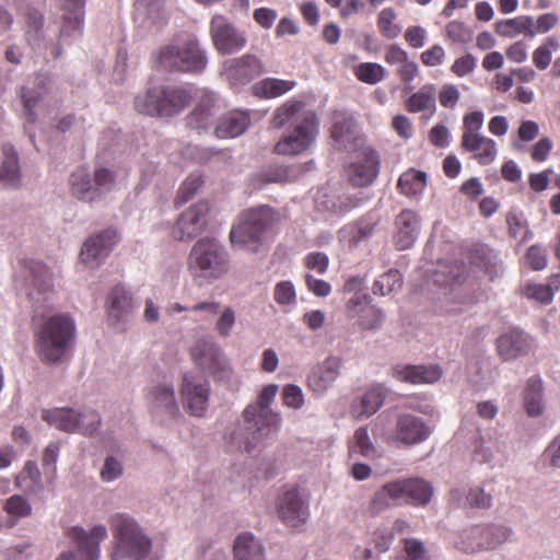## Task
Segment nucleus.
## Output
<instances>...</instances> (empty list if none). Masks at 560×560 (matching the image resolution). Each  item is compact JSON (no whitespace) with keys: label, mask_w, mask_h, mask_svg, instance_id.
<instances>
[{"label":"nucleus","mask_w":560,"mask_h":560,"mask_svg":"<svg viewBox=\"0 0 560 560\" xmlns=\"http://www.w3.org/2000/svg\"><path fill=\"white\" fill-rule=\"evenodd\" d=\"M404 552L397 560H429L424 544L416 538H404L401 540Z\"/></svg>","instance_id":"obj_49"},{"label":"nucleus","mask_w":560,"mask_h":560,"mask_svg":"<svg viewBox=\"0 0 560 560\" xmlns=\"http://www.w3.org/2000/svg\"><path fill=\"white\" fill-rule=\"evenodd\" d=\"M250 124L249 115L244 110H232L223 116L215 126L218 138H234L246 131Z\"/></svg>","instance_id":"obj_31"},{"label":"nucleus","mask_w":560,"mask_h":560,"mask_svg":"<svg viewBox=\"0 0 560 560\" xmlns=\"http://www.w3.org/2000/svg\"><path fill=\"white\" fill-rule=\"evenodd\" d=\"M108 523L116 544L112 560L122 558L141 560L149 555L152 547L151 540L131 516L116 513L109 517Z\"/></svg>","instance_id":"obj_6"},{"label":"nucleus","mask_w":560,"mask_h":560,"mask_svg":"<svg viewBox=\"0 0 560 560\" xmlns=\"http://www.w3.org/2000/svg\"><path fill=\"white\" fill-rule=\"evenodd\" d=\"M387 388L381 384L371 386L361 397L358 405H352L351 412L355 418L371 417L376 413L384 404Z\"/></svg>","instance_id":"obj_29"},{"label":"nucleus","mask_w":560,"mask_h":560,"mask_svg":"<svg viewBox=\"0 0 560 560\" xmlns=\"http://www.w3.org/2000/svg\"><path fill=\"white\" fill-rule=\"evenodd\" d=\"M305 103L289 100L279 106L271 126L280 129L290 124V130L275 144L273 152L280 155H298L307 151L319 133V121L315 112L303 110Z\"/></svg>","instance_id":"obj_1"},{"label":"nucleus","mask_w":560,"mask_h":560,"mask_svg":"<svg viewBox=\"0 0 560 560\" xmlns=\"http://www.w3.org/2000/svg\"><path fill=\"white\" fill-rule=\"evenodd\" d=\"M159 63L167 70L201 72L207 65L205 52L195 39L171 43L160 49Z\"/></svg>","instance_id":"obj_10"},{"label":"nucleus","mask_w":560,"mask_h":560,"mask_svg":"<svg viewBox=\"0 0 560 560\" xmlns=\"http://www.w3.org/2000/svg\"><path fill=\"white\" fill-rule=\"evenodd\" d=\"M191 355L198 365L211 374L225 370L224 357L221 350L212 343L205 342L196 346Z\"/></svg>","instance_id":"obj_30"},{"label":"nucleus","mask_w":560,"mask_h":560,"mask_svg":"<svg viewBox=\"0 0 560 560\" xmlns=\"http://www.w3.org/2000/svg\"><path fill=\"white\" fill-rule=\"evenodd\" d=\"M392 128L404 140H409L412 137V122L406 115H395L392 119Z\"/></svg>","instance_id":"obj_61"},{"label":"nucleus","mask_w":560,"mask_h":560,"mask_svg":"<svg viewBox=\"0 0 560 560\" xmlns=\"http://www.w3.org/2000/svg\"><path fill=\"white\" fill-rule=\"evenodd\" d=\"M69 537L78 545V550L85 555L86 560H98L100 542L107 537L104 525H96L90 532L82 527H72Z\"/></svg>","instance_id":"obj_20"},{"label":"nucleus","mask_w":560,"mask_h":560,"mask_svg":"<svg viewBox=\"0 0 560 560\" xmlns=\"http://www.w3.org/2000/svg\"><path fill=\"white\" fill-rule=\"evenodd\" d=\"M210 207L199 201L187 208L172 228V236L177 241H189L200 234L208 225Z\"/></svg>","instance_id":"obj_13"},{"label":"nucleus","mask_w":560,"mask_h":560,"mask_svg":"<svg viewBox=\"0 0 560 560\" xmlns=\"http://www.w3.org/2000/svg\"><path fill=\"white\" fill-rule=\"evenodd\" d=\"M277 511L280 520L293 528L303 525L310 515L308 504L295 487L285 490L279 498Z\"/></svg>","instance_id":"obj_17"},{"label":"nucleus","mask_w":560,"mask_h":560,"mask_svg":"<svg viewBox=\"0 0 560 560\" xmlns=\"http://www.w3.org/2000/svg\"><path fill=\"white\" fill-rule=\"evenodd\" d=\"M477 60L471 54H466L465 56L457 58L451 67V71L462 78L470 72H472L476 68Z\"/></svg>","instance_id":"obj_62"},{"label":"nucleus","mask_w":560,"mask_h":560,"mask_svg":"<svg viewBox=\"0 0 560 560\" xmlns=\"http://www.w3.org/2000/svg\"><path fill=\"white\" fill-rule=\"evenodd\" d=\"M36 80V91H28L26 89H22L21 94L24 106V115L28 124H35L36 121V113L34 112V108L39 102V100H42V97L46 94V86L48 83L47 77L44 75H38Z\"/></svg>","instance_id":"obj_41"},{"label":"nucleus","mask_w":560,"mask_h":560,"mask_svg":"<svg viewBox=\"0 0 560 560\" xmlns=\"http://www.w3.org/2000/svg\"><path fill=\"white\" fill-rule=\"evenodd\" d=\"M377 28L381 35L387 39H394L401 33V25L397 22V12L388 7L384 8L377 15Z\"/></svg>","instance_id":"obj_43"},{"label":"nucleus","mask_w":560,"mask_h":560,"mask_svg":"<svg viewBox=\"0 0 560 560\" xmlns=\"http://www.w3.org/2000/svg\"><path fill=\"white\" fill-rule=\"evenodd\" d=\"M217 114L214 98L206 94L201 97L198 105L187 116V127L197 130L198 132L208 130L213 125V119Z\"/></svg>","instance_id":"obj_27"},{"label":"nucleus","mask_w":560,"mask_h":560,"mask_svg":"<svg viewBox=\"0 0 560 560\" xmlns=\"http://www.w3.org/2000/svg\"><path fill=\"white\" fill-rule=\"evenodd\" d=\"M542 389V381L539 376H533L526 383L523 402L527 415L530 417L540 416L544 411Z\"/></svg>","instance_id":"obj_36"},{"label":"nucleus","mask_w":560,"mask_h":560,"mask_svg":"<svg viewBox=\"0 0 560 560\" xmlns=\"http://www.w3.org/2000/svg\"><path fill=\"white\" fill-rule=\"evenodd\" d=\"M349 452L366 458L375 457L376 448L370 439L368 427H360L354 431L349 442Z\"/></svg>","instance_id":"obj_44"},{"label":"nucleus","mask_w":560,"mask_h":560,"mask_svg":"<svg viewBox=\"0 0 560 560\" xmlns=\"http://www.w3.org/2000/svg\"><path fill=\"white\" fill-rule=\"evenodd\" d=\"M122 474V466L118 459L113 456L106 457L103 468L101 470V478L103 481L110 482Z\"/></svg>","instance_id":"obj_63"},{"label":"nucleus","mask_w":560,"mask_h":560,"mask_svg":"<svg viewBox=\"0 0 560 560\" xmlns=\"http://www.w3.org/2000/svg\"><path fill=\"white\" fill-rule=\"evenodd\" d=\"M42 419L48 424L65 432L78 431V412L69 408L44 410Z\"/></svg>","instance_id":"obj_38"},{"label":"nucleus","mask_w":560,"mask_h":560,"mask_svg":"<svg viewBox=\"0 0 560 560\" xmlns=\"http://www.w3.org/2000/svg\"><path fill=\"white\" fill-rule=\"evenodd\" d=\"M559 48L560 42L556 36L546 37L532 54L533 65L536 69L540 71L546 70L552 61V54Z\"/></svg>","instance_id":"obj_42"},{"label":"nucleus","mask_w":560,"mask_h":560,"mask_svg":"<svg viewBox=\"0 0 560 560\" xmlns=\"http://www.w3.org/2000/svg\"><path fill=\"white\" fill-rule=\"evenodd\" d=\"M75 323L68 314L44 317L34 331L35 351L43 363H61L75 340Z\"/></svg>","instance_id":"obj_2"},{"label":"nucleus","mask_w":560,"mask_h":560,"mask_svg":"<svg viewBox=\"0 0 560 560\" xmlns=\"http://www.w3.org/2000/svg\"><path fill=\"white\" fill-rule=\"evenodd\" d=\"M431 485L421 478L396 479L376 490L370 501L369 511L376 515L392 506L401 504L425 505L432 497Z\"/></svg>","instance_id":"obj_4"},{"label":"nucleus","mask_w":560,"mask_h":560,"mask_svg":"<svg viewBox=\"0 0 560 560\" xmlns=\"http://www.w3.org/2000/svg\"><path fill=\"white\" fill-rule=\"evenodd\" d=\"M348 318L357 319L358 325L365 330L376 329L382 325L381 310L370 303L368 294L353 295L346 304Z\"/></svg>","instance_id":"obj_18"},{"label":"nucleus","mask_w":560,"mask_h":560,"mask_svg":"<svg viewBox=\"0 0 560 560\" xmlns=\"http://www.w3.org/2000/svg\"><path fill=\"white\" fill-rule=\"evenodd\" d=\"M340 366V359L335 357L326 359L319 368L308 375V386L316 393L328 389L339 376Z\"/></svg>","instance_id":"obj_26"},{"label":"nucleus","mask_w":560,"mask_h":560,"mask_svg":"<svg viewBox=\"0 0 560 560\" xmlns=\"http://www.w3.org/2000/svg\"><path fill=\"white\" fill-rule=\"evenodd\" d=\"M353 118L342 112H335L330 128L331 138L339 144H345L352 133Z\"/></svg>","instance_id":"obj_46"},{"label":"nucleus","mask_w":560,"mask_h":560,"mask_svg":"<svg viewBox=\"0 0 560 560\" xmlns=\"http://www.w3.org/2000/svg\"><path fill=\"white\" fill-rule=\"evenodd\" d=\"M295 290L290 281L277 283L273 291V299L280 305H288L295 302Z\"/></svg>","instance_id":"obj_56"},{"label":"nucleus","mask_w":560,"mask_h":560,"mask_svg":"<svg viewBox=\"0 0 560 560\" xmlns=\"http://www.w3.org/2000/svg\"><path fill=\"white\" fill-rule=\"evenodd\" d=\"M147 399L155 416L165 415L167 418L174 419L179 413L172 385L160 384L151 387Z\"/></svg>","instance_id":"obj_21"},{"label":"nucleus","mask_w":560,"mask_h":560,"mask_svg":"<svg viewBox=\"0 0 560 560\" xmlns=\"http://www.w3.org/2000/svg\"><path fill=\"white\" fill-rule=\"evenodd\" d=\"M101 424L100 416L92 410L78 413V431L85 435L94 434Z\"/></svg>","instance_id":"obj_53"},{"label":"nucleus","mask_w":560,"mask_h":560,"mask_svg":"<svg viewBox=\"0 0 560 560\" xmlns=\"http://www.w3.org/2000/svg\"><path fill=\"white\" fill-rule=\"evenodd\" d=\"M209 383L200 375L185 374L180 388L184 405L192 416L201 417L208 407Z\"/></svg>","instance_id":"obj_16"},{"label":"nucleus","mask_w":560,"mask_h":560,"mask_svg":"<svg viewBox=\"0 0 560 560\" xmlns=\"http://www.w3.org/2000/svg\"><path fill=\"white\" fill-rule=\"evenodd\" d=\"M191 98V88L154 86L136 97L135 108L139 114L151 117H171L184 110Z\"/></svg>","instance_id":"obj_5"},{"label":"nucleus","mask_w":560,"mask_h":560,"mask_svg":"<svg viewBox=\"0 0 560 560\" xmlns=\"http://www.w3.org/2000/svg\"><path fill=\"white\" fill-rule=\"evenodd\" d=\"M4 511L14 517H24L31 514L32 508L24 497L15 494L5 501Z\"/></svg>","instance_id":"obj_52"},{"label":"nucleus","mask_w":560,"mask_h":560,"mask_svg":"<svg viewBox=\"0 0 560 560\" xmlns=\"http://www.w3.org/2000/svg\"><path fill=\"white\" fill-rule=\"evenodd\" d=\"M203 183V178L200 174H190L178 189L177 203L182 205L190 200Z\"/></svg>","instance_id":"obj_51"},{"label":"nucleus","mask_w":560,"mask_h":560,"mask_svg":"<svg viewBox=\"0 0 560 560\" xmlns=\"http://www.w3.org/2000/svg\"><path fill=\"white\" fill-rule=\"evenodd\" d=\"M380 156L375 150L368 149L363 152L362 160L350 167V180L354 186L365 187L377 177Z\"/></svg>","instance_id":"obj_24"},{"label":"nucleus","mask_w":560,"mask_h":560,"mask_svg":"<svg viewBox=\"0 0 560 560\" xmlns=\"http://www.w3.org/2000/svg\"><path fill=\"white\" fill-rule=\"evenodd\" d=\"M235 312L231 307H225L215 323V330L219 336L223 338L229 337L235 325Z\"/></svg>","instance_id":"obj_55"},{"label":"nucleus","mask_w":560,"mask_h":560,"mask_svg":"<svg viewBox=\"0 0 560 560\" xmlns=\"http://www.w3.org/2000/svg\"><path fill=\"white\" fill-rule=\"evenodd\" d=\"M275 222V212L264 206L242 212L238 223L233 225L230 240L234 246L257 252L266 238V234Z\"/></svg>","instance_id":"obj_8"},{"label":"nucleus","mask_w":560,"mask_h":560,"mask_svg":"<svg viewBox=\"0 0 560 560\" xmlns=\"http://www.w3.org/2000/svg\"><path fill=\"white\" fill-rule=\"evenodd\" d=\"M511 529L499 525L475 526L465 530L460 537V549L471 553L494 549L509 539Z\"/></svg>","instance_id":"obj_11"},{"label":"nucleus","mask_w":560,"mask_h":560,"mask_svg":"<svg viewBox=\"0 0 560 560\" xmlns=\"http://www.w3.org/2000/svg\"><path fill=\"white\" fill-rule=\"evenodd\" d=\"M460 98V92L455 84H444L439 92V102L444 108H454Z\"/></svg>","instance_id":"obj_60"},{"label":"nucleus","mask_w":560,"mask_h":560,"mask_svg":"<svg viewBox=\"0 0 560 560\" xmlns=\"http://www.w3.org/2000/svg\"><path fill=\"white\" fill-rule=\"evenodd\" d=\"M402 285L401 275L398 270H389L380 276L373 283V293L387 295Z\"/></svg>","instance_id":"obj_47"},{"label":"nucleus","mask_w":560,"mask_h":560,"mask_svg":"<svg viewBox=\"0 0 560 560\" xmlns=\"http://www.w3.org/2000/svg\"><path fill=\"white\" fill-rule=\"evenodd\" d=\"M525 259L533 270H542L547 266L546 250L538 245H532L527 249Z\"/></svg>","instance_id":"obj_57"},{"label":"nucleus","mask_w":560,"mask_h":560,"mask_svg":"<svg viewBox=\"0 0 560 560\" xmlns=\"http://www.w3.org/2000/svg\"><path fill=\"white\" fill-rule=\"evenodd\" d=\"M296 82L293 80H281L277 78H267L252 86V92L260 98L279 97L294 89Z\"/></svg>","instance_id":"obj_37"},{"label":"nucleus","mask_w":560,"mask_h":560,"mask_svg":"<svg viewBox=\"0 0 560 560\" xmlns=\"http://www.w3.org/2000/svg\"><path fill=\"white\" fill-rule=\"evenodd\" d=\"M70 190L81 201L94 202L100 200L94 182H92L90 173L84 167H79L71 174Z\"/></svg>","instance_id":"obj_32"},{"label":"nucleus","mask_w":560,"mask_h":560,"mask_svg":"<svg viewBox=\"0 0 560 560\" xmlns=\"http://www.w3.org/2000/svg\"><path fill=\"white\" fill-rule=\"evenodd\" d=\"M427 186V174L415 168L402 173L397 182V189L408 196L420 195Z\"/></svg>","instance_id":"obj_40"},{"label":"nucleus","mask_w":560,"mask_h":560,"mask_svg":"<svg viewBox=\"0 0 560 560\" xmlns=\"http://www.w3.org/2000/svg\"><path fill=\"white\" fill-rule=\"evenodd\" d=\"M278 386L269 384L260 392L256 404L248 405L243 411L245 422L243 448L250 452L265 438L275 433L280 428L281 418L279 413L270 410Z\"/></svg>","instance_id":"obj_3"},{"label":"nucleus","mask_w":560,"mask_h":560,"mask_svg":"<svg viewBox=\"0 0 560 560\" xmlns=\"http://www.w3.org/2000/svg\"><path fill=\"white\" fill-rule=\"evenodd\" d=\"M498 35L506 38L516 37L524 34L529 37L535 36L534 19L529 15H520L513 19L500 20L494 25Z\"/></svg>","instance_id":"obj_33"},{"label":"nucleus","mask_w":560,"mask_h":560,"mask_svg":"<svg viewBox=\"0 0 560 560\" xmlns=\"http://www.w3.org/2000/svg\"><path fill=\"white\" fill-rule=\"evenodd\" d=\"M117 242L118 234L114 229H107L90 236L82 246L81 261L88 267H97L108 256Z\"/></svg>","instance_id":"obj_15"},{"label":"nucleus","mask_w":560,"mask_h":560,"mask_svg":"<svg viewBox=\"0 0 560 560\" xmlns=\"http://www.w3.org/2000/svg\"><path fill=\"white\" fill-rule=\"evenodd\" d=\"M396 247L400 250L411 247L417 238L419 230V219L417 213L409 209L402 210L396 218Z\"/></svg>","instance_id":"obj_25"},{"label":"nucleus","mask_w":560,"mask_h":560,"mask_svg":"<svg viewBox=\"0 0 560 560\" xmlns=\"http://www.w3.org/2000/svg\"><path fill=\"white\" fill-rule=\"evenodd\" d=\"M485 115L481 110L467 113L463 117L460 149L472 154V159L481 166L492 164L498 155L493 139L481 133Z\"/></svg>","instance_id":"obj_9"},{"label":"nucleus","mask_w":560,"mask_h":560,"mask_svg":"<svg viewBox=\"0 0 560 560\" xmlns=\"http://www.w3.org/2000/svg\"><path fill=\"white\" fill-rule=\"evenodd\" d=\"M66 12L63 32H81L84 22V7L86 0H60Z\"/></svg>","instance_id":"obj_39"},{"label":"nucleus","mask_w":560,"mask_h":560,"mask_svg":"<svg viewBox=\"0 0 560 560\" xmlns=\"http://www.w3.org/2000/svg\"><path fill=\"white\" fill-rule=\"evenodd\" d=\"M211 39L222 55L234 54L246 45V36L223 15H214L210 22Z\"/></svg>","instance_id":"obj_14"},{"label":"nucleus","mask_w":560,"mask_h":560,"mask_svg":"<svg viewBox=\"0 0 560 560\" xmlns=\"http://www.w3.org/2000/svg\"><path fill=\"white\" fill-rule=\"evenodd\" d=\"M234 560H265L261 544L249 533L240 534L233 546Z\"/></svg>","instance_id":"obj_34"},{"label":"nucleus","mask_w":560,"mask_h":560,"mask_svg":"<svg viewBox=\"0 0 560 560\" xmlns=\"http://www.w3.org/2000/svg\"><path fill=\"white\" fill-rule=\"evenodd\" d=\"M392 376L399 382L410 383L413 385L432 384L441 378L442 369L436 364H397L392 369Z\"/></svg>","instance_id":"obj_19"},{"label":"nucleus","mask_w":560,"mask_h":560,"mask_svg":"<svg viewBox=\"0 0 560 560\" xmlns=\"http://www.w3.org/2000/svg\"><path fill=\"white\" fill-rule=\"evenodd\" d=\"M226 72L234 85H244L261 75L264 66L256 56L244 55L241 58L234 59Z\"/></svg>","instance_id":"obj_23"},{"label":"nucleus","mask_w":560,"mask_h":560,"mask_svg":"<svg viewBox=\"0 0 560 560\" xmlns=\"http://www.w3.org/2000/svg\"><path fill=\"white\" fill-rule=\"evenodd\" d=\"M188 265L194 277L209 281L222 278L230 268L226 250L213 237H202L194 244Z\"/></svg>","instance_id":"obj_7"},{"label":"nucleus","mask_w":560,"mask_h":560,"mask_svg":"<svg viewBox=\"0 0 560 560\" xmlns=\"http://www.w3.org/2000/svg\"><path fill=\"white\" fill-rule=\"evenodd\" d=\"M526 339L522 332L512 330L498 338L497 350L504 361L516 359L526 350Z\"/></svg>","instance_id":"obj_35"},{"label":"nucleus","mask_w":560,"mask_h":560,"mask_svg":"<svg viewBox=\"0 0 560 560\" xmlns=\"http://www.w3.org/2000/svg\"><path fill=\"white\" fill-rule=\"evenodd\" d=\"M431 434L430 428L418 417L401 415L396 423V438L406 445L425 441Z\"/></svg>","instance_id":"obj_22"},{"label":"nucleus","mask_w":560,"mask_h":560,"mask_svg":"<svg viewBox=\"0 0 560 560\" xmlns=\"http://www.w3.org/2000/svg\"><path fill=\"white\" fill-rule=\"evenodd\" d=\"M420 60L425 67L440 66L445 60V50L441 45L435 44L421 52Z\"/></svg>","instance_id":"obj_59"},{"label":"nucleus","mask_w":560,"mask_h":560,"mask_svg":"<svg viewBox=\"0 0 560 560\" xmlns=\"http://www.w3.org/2000/svg\"><path fill=\"white\" fill-rule=\"evenodd\" d=\"M354 74L361 82L376 84L384 80L385 69L375 62H363L355 68Z\"/></svg>","instance_id":"obj_48"},{"label":"nucleus","mask_w":560,"mask_h":560,"mask_svg":"<svg viewBox=\"0 0 560 560\" xmlns=\"http://www.w3.org/2000/svg\"><path fill=\"white\" fill-rule=\"evenodd\" d=\"M435 94L434 84H424L404 102V107L410 114L428 113L431 117L436 112Z\"/></svg>","instance_id":"obj_28"},{"label":"nucleus","mask_w":560,"mask_h":560,"mask_svg":"<svg viewBox=\"0 0 560 560\" xmlns=\"http://www.w3.org/2000/svg\"><path fill=\"white\" fill-rule=\"evenodd\" d=\"M430 142L436 148H446L450 144V131L443 124L433 126L429 132Z\"/></svg>","instance_id":"obj_64"},{"label":"nucleus","mask_w":560,"mask_h":560,"mask_svg":"<svg viewBox=\"0 0 560 560\" xmlns=\"http://www.w3.org/2000/svg\"><path fill=\"white\" fill-rule=\"evenodd\" d=\"M137 303L125 287L118 284L112 288L106 299V315L108 325L125 331L126 325L133 318Z\"/></svg>","instance_id":"obj_12"},{"label":"nucleus","mask_w":560,"mask_h":560,"mask_svg":"<svg viewBox=\"0 0 560 560\" xmlns=\"http://www.w3.org/2000/svg\"><path fill=\"white\" fill-rule=\"evenodd\" d=\"M524 293L527 298L542 304H550L553 299V292L548 284L528 283L524 289Z\"/></svg>","instance_id":"obj_54"},{"label":"nucleus","mask_w":560,"mask_h":560,"mask_svg":"<svg viewBox=\"0 0 560 560\" xmlns=\"http://www.w3.org/2000/svg\"><path fill=\"white\" fill-rule=\"evenodd\" d=\"M3 155L4 159L0 167V180H3L8 185H15L20 175L16 152L12 145H4Z\"/></svg>","instance_id":"obj_45"},{"label":"nucleus","mask_w":560,"mask_h":560,"mask_svg":"<svg viewBox=\"0 0 560 560\" xmlns=\"http://www.w3.org/2000/svg\"><path fill=\"white\" fill-rule=\"evenodd\" d=\"M93 182L98 192L100 199L104 196V194L110 191L116 183V174L114 171L100 166L94 171Z\"/></svg>","instance_id":"obj_50"},{"label":"nucleus","mask_w":560,"mask_h":560,"mask_svg":"<svg viewBox=\"0 0 560 560\" xmlns=\"http://www.w3.org/2000/svg\"><path fill=\"white\" fill-rule=\"evenodd\" d=\"M282 399L285 406L293 409H299L304 404L302 389L293 384H289L283 387Z\"/></svg>","instance_id":"obj_58"}]
</instances>
